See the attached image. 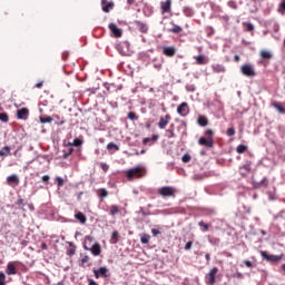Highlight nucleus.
<instances>
[{
  "label": "nucleus",
  "mask_w": 285,
  "mask_h": 285,
  "mask_svg": "<svg viewBox=\"0 0 285 285\" xmlns=\"http://www.w3.org/2000/svg\"><path fill=\"white\" fill-rule=\"evenodd\" d=\"M246 150H248V147H246V145H238L236 148V153H238V155H244Z\"/></svg>",
  "instance_id": "obj_32"
},
{
  "label": "nucleus",
  "mask_w": 285,
  "mask_h": 285,
  "mask_svg": "<svg viewBox=\"0 0 285 285\" xmlns=\"http://www.w3.org/2000/svg\"><path fill=\"white\" fill-rule=\"evenodd\" d=\"M41 248L46 250V248H48V245H46V243H42Z\"/></svg>",
  "instance_id": "obj_63"
},
{
  "label": "nucleus",
  "mask_w": 285,
  "mask_h": 285,
  "mask_svg": "<svg viewBox=\"0 0 285 285\" xmlns=\"http://www.w3.org/2000/svg\"><path fill=\"white\" fill-rule=\"evenodd\" d=\"M98 197L100 199H106V197H108V190H106V188L98 189Z\"/></svg>",
  "instance_id": "obj_26"
},
{
  "label": "nucleus",
  "mask_w": 285,
  "mask_h": 285,
  "mask_svg": "<svg viewBox=\"0 0 285 285\" xmlns=\"http://www.w3.org/2000/svg\"><path fill=\"white\" fill-rule=\"evenodd\" d=\"M240 72L244 77H257V72L255 71V66L250 63H245L240 67Z\"/></svg>",
  "instance_id": "obj_4"
},
{
  "label": "nucleus",
  "mask_w": 285,
  "mask_h": 285,
  "mask_svg": "<svg viewBox=\"0 0 285 285\" xmlns=\"http://www.w3.org/2000/svg\"><path fill=\"white\" fill-rule=\"evenodd\" d=\"M75 219L80 222V224H86L88 222V218L81 212H78L77 214H75Z\"/></svg>",
  "instance_id": "obj_23"
},
{
  "label": "nucleus",
  "mask_w": 285,
  "mask_h": 285,
  "mask_svg": "<svg viewBox=\"0 0 285 285\" xmlns=\"http://www.w3.org/2000/svg\"><path fill=\"white\" fill-rule=\"evenodd\" d=\"M184 29L179 27L178 24H174L173 28L169 30V32H173L174 35H179Z\"/></svg>",
  "instance_id": "obj_33"
},
{
  "label": "nucleus",
  "mask_w": 285,
  "mask_h": 285,
  "mask_svg": "<svg viewBox=\"0 0 285 285\" xmlns=\"http://www.w3.org/2000/svg\"><path fill=\"white\" fill-rule=\"evenodd\" d=\"M205 259H206L207 264H210V254H206Z\"/></svg>",
  "instance_id": "obj_58"
},
{
  "label": "nucleus",
  "mask_w": 285,
  "mask_h": 285,
  "mask_svg": "<svg viewBox=\"0 0 285 285\" xmlns=\"http://www.w3.org/2000/svg\"><path fill=\"white\" fill-rule=\"evenodd\" d=\"M213 70L214 72H226V68L224 67V65H214Z\"/></svg>",
  "instance_id": "obj_29"
},
{
  "label": "nucleus",
  "mask_w": 285,
  "mask_h": 285,
  "mask_svg": "<svg viewBox=\"0 0 285 285\" xmlns=\"http://www.w3.org/2000/svg\"><path fill=\"white\" fill-rule=\"evenodd\" d=\"M165 136L167 137V139H175V137H177V135L175 134V125H171L169 129H166Z\"/></svg>",
  "instance_id": "obj_19"
},
{
  "label": "nucleus",
  "mask_w": 285,
  "mask_h": 285,
  "mask_svg": "<svg viewBox=\"0 0 285 285\" xmlns=\"http://www.w3.org/2000/svg\"><path fill=\"white\" fill-rule=\"evenodd\" d=\"M177 112L180 115V117H186V115H188V102H181L177 107Z\"/></svg>",
  "instance_id": "obj_13"
},
{
  "label": "nucleus",
  "mask_w": 285,
  "mask_h": 285,
  "mask_svg": "<svg viewBox=\"0 0 285 285\" xmlns=\"http://www.w3.org/2000/svg\"><path fill=\"white\" fill-rule=\"evenodd\" d=\"M163 55H165V57H174L177 55V48L175 46L163 47Z\"/></svg>",
  "instance_id": "obj_11"
},
{
  "label": "nucleus",
  "mask_w": 285,
  "mask_h": 285,
  "mask_svg": "<svg viewBox=\"0 0 285 285\" xmlns=\"http://www.w3.org/2000/svg\"><path fill=\"white\" fill-rule=\"evenodd\" d=\"M40 124H52V117H40Z\"/></svg>",
  "instance_id": "obj_37"
},
{
  "label": "nucleus",
  "mask_w": 285,
  "mask_h": 285,
  "mask_svg": "<svg viewBox=\"0 0 285 285\" xmlns=\"http://www.w3.org/2000/svg\"><path fill=\"white\" fill-rule=\"evenodd\" d=\"M128 119H130V121H137V119H139V116H137V114L130 111L128 112Z\"/></svg>",
  "instance_id": "obj_36"
},
{
  "label": "nucleus",
  "mask_w": 285,
  "mask_h": 285,
  "mask_svg": "<svg viewBox=\"0 0 285 285\" xmlns=\"http://www.w3.org/2000/svg\"><path fill=\"white\" fill-rule=\"evenodd\" d=\"M173 8V0H166L160 2L161 14L170 12Z\"/></svg>",
  "instance_id": "obj_7"
},
{
  "label": "nucleus",
  "mask_w": 285,
  "mask_h": 285,
  "mask_svg": "<svg viewBox=\"0 0 285 285\" xmlns=\"http://www.w3.org/2000/svg\"><path fill=\"white\" fill-rule=\"evenodd\" d=\"M56 184H57L58 187L63 186V178L57 177V178H56Z\"/></svg>",
  "instance_id": "obj_49"
},
{
  "label": "nucleus",
  "mask_w": 285,
  "mask_h": 285,
  "mask_svg": "<svg viewBox=\"0 0 285 285\" xmlns=\"http://www.w3.org/2000/svg\"><path fill=\"white\" fill-rule=\"evenodd\" d=\"M68 255H70V256L75 255V248L69 249Z\"/></svg>",
  "instance_id": "obj_60"
},
{
  "label": "nucleus",
  "mask_w": 285,
  "mask_h": 285,
  "mask_svg": "<svg viewBox=\"0 0 285 285\" xmlns=\"http://www.w3.org/2000/svg\"><path fill=\"white\" fill-rule=\"evenodd\" d=\"M258 186H268V178L264 177Z\"/></svg>",
  "instance_id": "obj_52"
},
{
  "label": "nucleus",
  "mask_w": 285,
  "mask_h": 285,
  "mask_svg": "<svg viewBox=\"0 0 285 285\" xmlns=\"http://www.w3.org/2000/svg\"><path fill=\"white\" fill-rule=\"evenodd\" d=\"M118 237H119V232H117V230L112 232L111 239H115L114 244H117Z\"/></svg>",
  "instance_id": "obj_45"
},
{
  "label": "nucleus",
  "mask_w": 285,
  "mask_h": 285,
  "mask_svg": "<svg viewBox=\"0 0 285 285\" xmlns=\"http://www.w3.org/2000/svg\"><path fill=\"white\" fill-rule=\"evenodd\" d=\"M219 273L218 267H213L209 273L206 274L205 276V282L207 285H215V277H217V274Z\"/></svg>",
  "instance_id": "obj_6"
},
{
  "label": "nucleus",
  "mask_w": 285,
  "mask_h": 285,
  "mask_svg": "<svg viewBox=\"0 0 285 285\" xmlns=\"http://www.w3.org/2000/svg\"><path fill=\"white\" fill-rule=\"evenodd\" d=\"M120 212H121V209L119 208V206H117V205L109 206V215L111 217H115V215H119Z\"/></svg>",
  "instance_id": "obj_22"
},
{
  "label": "nucleus",
  "mask_w": 285,
  "mask_h": 285,
  "mask_svg": "<svg viewBox=\"0 0 285 285\" xmlns=\"http://www.w3.org/2000/svg\"><path fill=\"white\" fill-rule=\"evenodd\" d=\"M0 121H3V124H8V121H10V117H8V114H0Z\"/></svg>",
  "instance_id": "obj_35"
},
{
  "label": "nucleus",
  "mask_w": 285,
  "mask_h": 285,
  "mask_svg": "<svg viewBox=\"0 0 285 285\" xmlns=\"http://www.w3.org/2000/svg\"><path fill=\"white\" fill-rule=\"evenodd\" d=\"M278 11H279V12H285V0H283V1L279 3Z\"/></svg>",
  "instance_id": "obj_51"
},
{
  "label": "nucleus",
  "mask_w": 285,
  "mask_h": 285,
  "mask_svg": "<svg viewBox=\"0 0 285 285\" xmlns=\"http://www.w3.org/2000/svg\"><path fill=\"white\" fill-rule=\"evenodd\" d=\"M194 59L196 60L197 66H206V63H208V58L204 55L195 56Z\"/></svg>",
  "instance_id": "obj_15"
},
{
  "label": "nucleus",
  "mask_w": 285,
  "mask_h": 285,
  "mask_svg": "<svg viewBox=\"0 0 285 285\" xmlns=\"http://www.w3.org/2000/svg\"><path fill=\"white\" fill-rule=\"evenodd\" d=\"M75 153V148L70 147L67 153L63 154V159H68L70 157V154Z\"/></svg>",
  "instance_id": "obj_43"
},
{
  "label": "nucleus",
  "mask_w": 285,
  "mask_h": 285,
  "mask_svg": "<svg viewBox=\"0 0 285 285\" xmlns=\"http://www.w3.org/2000/svg\"><path fill=\"white\" fill-rule=\"evenodd\" d=\"M107 150H119V146H117L115 142H109L107 145Z\"/></svg>",
  "instance_id": "obj_38"
},
{
  "label": "nucleus",
  "mask_w": 285,
  "mask_h": 285,
  "mask_svg": "<svg viewBox=\"0 0 285 285\" xmlns=\"http://www.w3.org/2000/svg\"><path fill=\"white\" fill-rule=\"evenodd\" d=\"M261 257H263L265 262H269V264H278V262L283 259L284 256L268 254V252H261Z\"/></svg>",
  "instance_id": "obj_5"
},
{
  "label": "nucleus",
  "mask_w": 285,
  "mask_h": 285,
  "mask_svg": "<svg viewBox=\"0 0 285 285\" xmlns=\"http://www.w3.org/2000/svg\"><path fill=\"white\" fill-rule=\"evenodd\" d=\"M157 139H159V136L154 135L151 138H144L142 139V144L145 146H148V144H150V141H157Z\"/></svg>",
  "instance_id": "obj_28"
},
{
  "label": "nucleus",
  "mask_w": 285,
  "mask_h": 285,
  "mask_svg": "<svg viewBox=\"0 0 285 285\" xmlns=\"http://www.w3.org/2000/svg\"><path fill=\"white\" fill-rule=\"evenodd\" d=\"M86 242H92V236H86Z\"/></svg>",
  "instance_id": "obj_62"
},
{
  "label": "nucleus",
  "mask_w": 285,
  "mask_h": 285,
  "mask_svg": "<svg viewBox=\"0 0 285 285\" xmlns=\"http://www.w3.org/2000/svg\"><path fill=\"white\" fill-rule=\"evenodd\" d=\"M6 273L7 275H17V267L14 266V263H8Z\"/></svg>",
  "instance_id": "obj_20"
},
{
  "label": "nucleus",
  "mask_w": 285,
  "mask_h": 285,
  "mask_svg": "<svg viewBox=\"0 0 285 285\" xmlns=\"http://www.w3.org/2000/svg\"><path fill=\"white\" fill-rule=\"evenodd\" d=\"M90 253L97 257L99 255H101V245H99V243H96L91 246L90 248Z\"/></svg>",
  "instance_id": "obj_16"
},
{
  "label": "nucleus",
  "mask_w": 285,
  "mask_h": 285,
  "mask_svg": "<svg viewBox=\"0 0 285 285\" xmlns=\"http://www.w3.org/2000/svg\"><path fill=\"white\" fill-rule=\"evenodd\" d=\"M108 28H109L111 35H114V37H116V39H119V37H121V35H122L121 29H119L117 27V24L109 23Z\"/></svg>",
  "instance_id": "obj_12"
},
{
  "label": "nucleus",
  "mask_w": 285,
  "mask_h": 285,
  "mask_svg": "<svg viewBox=\"0 0 285 285\" xmlns=\"http://www.w3.org/2000/svg\"><path fill=\"white\" fill-rule=\"evenodd\" d=\"M206 137H200L198 139L199 146H205V148H213L215 146V140L213 137H215V131L213 129H207L205 131Z\"/></svg>",
  "instance_id": "obj_1"
},
{
  "label": "nucleus",
  "mask_w": 285,
  "mask_h": 285,
  "mask_svg": "<svg viewBox=\"0 0 285 285\" xmlns=\"http://www.w3.org/2000/svg\"><path fill=\"white\" fill-rule=\"evenodd\" d=\"M272 107L275 108V110H277V112H279V115H285V108H284V105H282V102L274 101V102H272Z\"/></svg>",
  "instance_id": "obj_17"
},
{
  "label": "nucleus",
  "mask_w": 285,
  "mask_h": 285,
  "mask_svg": "<svg viewBox=\"0 0 285 285\" xmlns=\"http://www.w3.org/2000/svg\"><path fill=\"white\" fill-rule=\"evenodd\" d=\"M243 26L246 32H253L255 30V26L250 22H244Z\"/></svg>",
  "instance_id": "obj_30"
},
{
  "label": "nucleus",
  "mask_w": 285,
  "mask_h": 285,
  "mask_svg": "<svg viewBox=\"0 0 285 285\" xmlns=\"http://www.w3.org/2000/svg\"><path fill=\"white\" fill-rule=\"evenodd\" d=\"M181 161L184 164H188V161H190V156L189 154H184L183 157H181Z\"/></svg>",
  "instance_id": "obj_41"
},
{
  "label": "nucleus",
  "mask_w": 285,
  "mask_h": 285,
  "mask_svg": "<svg viewBox=\"0 0 285 285\" xmlns=\"http://www.w3.org/2000/svg\"><path fill=\"white\" fill-rule=\"evenodd\" d=\"M17 204L18 206H23V198H19Z\"/></svg>",
  "instance_id": "obj_59"
},
{
  "label": "nucleus",
  "mask_w": 285,
  "mask_h": 285,
  "mask_svg": "<svg viewBox=\"0 0 285 285\" xmlns=\"http://www.w3.org/2000/svg\"><path fill=\"white\" fill-rule=\"evenodd\" d=\"M222 19H223L224 21H229V20H230V17H228V16H223Z\"/></svg>",
  "instance_id": "obj_61"
},
{
  "label": "nucleus",
  "mask_w": 285,
  "mask_h": 285,
  "mask_svg": "<svg viewBox=\"0 0 285 285\" xmlns=\"http://www.w3.org/2000/svg\"><path fill=\"white\" fill-rule=\"evenodd\" d=\"M83 144V141H81V139L79 138H75L73 142H72V146H76V147H79Z\"/></svg>",
  "instance_id": "obj_46"
},
{
  "label": "nucleus",
  "mask_w": 285,
  "mask_h": 285,
  "mask_svg": "<svg viewBox=\"0 0 285 285\" xmlns=\"http://www.w3.org/2000/svg\"><path fill=\"white\" fill-rule=\"evenodd\" d=\"M28 115H30V110L21 108L17 111V119H28Z\"/></svg>",
  "instance_id": "obj_14"
},
{
  "label": "nucleus",
  "mask_w": 285,
  "mask_h": 285,
  "mask_svg": "<svg viewBox=\"0 0 285 285\" xmlns=\"http://www.w3.org/2000/svg\"><path fill=\"white\" fill-rule=\"evenodd\" d=\"M35 88H38V89L43 88V81L37 82Z\"/></svg>",
  "instance_id": "obj_57"
},
{
  "label": "nucleus",
  "mask_w": 285,
  "mask_h": 285,
  "mask_svg": "<svg viewBox=\"0 0 285 285\" xmlns=\"http://www.w3.org/2000/svg\"><path fill=\"white\" fill-rule=\"evenodd\" d=\"M219 238L217 237H210L209 243H212L214 246H219Z\"/></svg>",
  "instance_id": "obj_39"
},
{
  "label": "nucleus",
  "mask_w": 285,
  "mask_h": 285,
  "mask_svg": "<svg viewBox=\"0 0 285 285\" xmlns=\"http://www.w3.org/2000/svg\"><path fill=\"white\" fill-rule=\"evenodd\" d=\"M7 184H9V186H12V184H14L16 186H19V176L17 175H11L7 178Z\"/></svg>",
  "instance_id": "obj_21"
},
{
  "label": "nucleus",
  "mask_w": 285,
  "mask_h": 285,
  "mask_svg": "<svg viewBox=\"0 0 285 285\" xmlns=\"http://www.w3.org/2000/svg\"><path fill=\"white\" fill-rule=\"evenodd\" d=\"M140 242H141V244H148V243L150 242V235H148V234H142V235L140 236Z\"/></svg>",
  "instance_id": "obj_34"
},
{
  "label": "nucleus",
  "mask_w": 285,
  "mask_h": 285,
  "mask_svg": "<svg viewBox=\"0 0 285 285\" xmlns=\"http://www.w3.org/2000/svg\"><path fill=\"white\" fill-rule=\"evenodd\" d=\"M94 275L96 279H99V277H108V267H100L98 269H94Z\"/></svg>",
  "instance_id": "obj_10"
},
{
  "label": "nucleus",
  "mask_w": 285,
  "mask_h": 285,
  "mask_svg": "<svg viewBox=\"0 0 285 285\" xmlns=\"http://www.w3.org/2000/svg\"><path fill=\"white\" fill-rule=\"evenodd\" d=\"M100 3H101L102 12H106V13L110 12V10H114L115 8V2L112 1L108 2V0H101Z\"/></svg>",
  "instance_id": "obj_9"
},
{
  "label": "nucleus",
  "mask_w": 285,
  "mask_h": 285,
  "mask_svg": "<svg viewBox=\"0 0 285 285\" xmlns=\"http://www.w3.org/2000/svg\"><path fill=\"white\" fill-rule=\"evenodd\" d=\"M0 285H6V274L0 272Z\"/></svg>",
  "instance_id": "obj_44"
},
{
  "label": "nucleus",
  "mask_w": 285,
  "mask_h": 285,
  "mask_svg": "<svg viewBox=\"0 0 285 285\" xmlns=\"http://www.w3.org/2000/svg\"><path fill=\"white\" fill-rule=\"evenodd\" d=\"M198 226H200V228H204V232L206 233L209 228L208 224L204 223V220H200L198 223Z\"/></svg>",
  "instance_id": "obj_40"
},
{
  "label": "nucleus",
  "mask_w": 285,
  "mask_h": 285,
  "mask_svg": "<svg viewBox=\"0 0 285 285\" xmlns=\"http://www.w3.org/2000/svg\"><path fill=\"white\" fill-rule=\"evenodd\" d=\"M233 277H235L236 279H244V274H242L240 272H237L233 274Z\"/></svg>",
  "instance_id": "obj_50"
},
{
  "label": "nucleus",
  "mask_w": 285,
  "mask_h": 285,
  "mask_svg": "<svg viewBox=\"0 0 285 285\" xmlns=\"http://www.w3.org/2000/svg\"><path fill=\"white\" fill-rule=\"evenodd\" d=\"M197 124L203 127H206L208 126V118H206V116H198Z\"/></svg>",
  "instance_id": "obj_24"
},
{
  "label": "nucleus",
  "mask_w": 285,
  "mask_h": 285,
  "mask_svg": "<svg viewBox=\"0 0 285 285\" xmlns=\"http://www.w3.org/2000/svg\"><path fill=\"white\" fill-rule=\"evenodd\" d=\"M244 264L247 268H255V264L250 261H244Z\"/></svg>",
  "instance_id": "obj_47"
},
{
  "label": "nucleus",
  "mask_w": 285,
  "mask_h": 285,
  "mask_svg": "<svg viewBox=\"0 0 285 285\" xmlns=\"http://www.w3.org/2000/svg\"><path fill=\"white\" fill-rule=\"evenodd\" d=\"M153 237H157V235H161V232L159 229H151Z\"/></svg>",
  "instance_id": "obj_54"
},
{
  "label": "nucleus",
  "mask_w": 285,
  "mask_h": 285,
  "mask_svg": "<svg viewBox=\"0 0 285 285\" xmlns=\"http://www.w3.org/2000/svg\"><path fill=\"white\" fill-rule=\"evenodd\" d=\"M88 262H90L89 256H85V257L81 258V264H88Z\"/></svg>",
  "instance_id": "obj_55"
},
{
  "label": "nucleus",
  "mask_w": 285,
  "mask_h": 285,
  "mask_svg": "<svg viewBox=\"0 0 285 285\" xmlns=\"http://www.w3.org/2000/svg\"><path fill=\"white\" fill-rule=\"evenodd\" d=\"M158 195L164 198L175 197V195H177V189L175 187L164 186L158 189Z\"/></svg>",
  "instance_id": "obj_3"
},
{
  "label": "nucleus",
  "mask_w": 285,
  "mask_h": 285,
  "mask_svg": "<svg viewBox=\"0 0 285 285\" xmlns=\"http://www.w3.org/2000/svg\"><path fill=\"white\" fill-rule=\"evenodd\" d=\"M100 168L104 170V173H108V169H109L110 167L108 166V164L101 163V164H100Z\"/></svg>",
  "instance_id": "obj_48"
},
{
  "label": "nucleus",
  "mask_w": 285,
  "mask_h": 285,
  "mask_svg": "<svg viewBox=\"0 0 285 285\" xmlns=\"http://www.w3.org/2000/svg\"><path fill=\"white\" fill-rule=\"evenodd\" d=\"M125 175L129 180H132L135 178L141 179V177H144V168L135 167V168L128 169L127 171H125Z\"/></svg>",
  "instance_id": "obj_2"
},
{
  "label": "nucleus",
  "mask_w": 285,
  "mask_h": 285,
  "mask_svg": "<svg viewBox=\"0 0 285 285\" xmlns=\"http://www.w3.org/2000/svg\"><path fill=\"white\" fill-rule=\"evenodd\" d=\"M135 26L140 30V32H148V24L139 20L134 21Z\"/></svg>",
  "instance_id": "obj_18"
},
{
  "label": "nucleus",
  "mask_w": 285,
  "mask_h": 285,
  "mask_svg": "<svg viewBox=\"0 0 285 285\" xmlns=\"http://www.w3.org/2000/svg\"><path fill=\"white\" fill-rule=\"evenodd\" d=\"M191 248H193V242L189 240V242H187L186 245H185V250H190Z\"/></svg>",
  "instance_id": "obj_53"
},
{
  "label": "nucleus",
  "mask_w": 285,
  "mask_h": 285,
  "mask_svg": "<svg viewBox=\"0 0 285 285\" xmlns=\"http://www.w3.org/2000/svg\"><path fill=\"white\" fill-rule=\"evenodd\" d=\"M227 137H233L235 135V127H230L226 131Z\"/></svg>",
  "instance_id": "obj_42"
},
{
  "label": "nucleus",
  "mask_w": 285,
  "mask_h": 285,
  "mask_svg": "<svg viewBox=\"0 0 285 285\" xmlns=\"http://www.w3.org/2000/svg\"><path fill=\"white\" fill-rule=\"evenodd\" d=\"M170 115H165L163 117H160L159 121H158V128H160V130H165L166 126H168V124H170Z\"/></svg>",
  "instance_id": "obj_8"
},
{
  "label": "nucleus",
  "mask_w": 285,
  "mask_h": 285,
  "mask_svg": "<svg viewBox=\"0 0 285 285\" xmlns=\"http://www.w3.org/2000/svg\"><path fill=\"white\" fill-rule=\"evenodd\" d=\"M10 155V147L6 146L0 150V157H8Z\"/></svg>",
  "instance_id": "obj_31"
},
{
  "label": "nucleus",
  "mask_w": 285,
  "mask_h": 285,
  "mask_svg": "<svg viewBox=\"0 0 285 285\" xmlns=\"http://www.w3.org/2000/svg\"><path fill=\"white\" fill-rule=\"evenodd\" d=\"M234 61L238 62L239 61V56H234Z\"/></svg>",
  "instance_id": "obj_64"
},
{
  "label": "nucleus",
  "mask_w": 285,
  "mask_h": 285,
  "mask_svg": "<svg viewBox=\"0 0 285 285\" xmlns=\"http://www.w3.org/2000/svg\"><path fill=\"white\" fill-rule=\"evenodd\" d=\"M42 181L45 184H48L50 181V176H48V175L42 176Z\"/></svg>",
  "instance_id": "obj_56"
},
{
  "label": "nucleus",
  "mask_w": 285,
  "mask_h": 285,
  "mask_svg": "<svg viewBox=\"0 0 285 285\" xmlns=\"http://www.w3.org/2000/svg\"><path fill=\"white\" fill-rule=\"evenodd\" d=\"M259 55L262 59H273V53H271V51L262 50Z\"/></svg>",
  "instance_id": "obj_25"
},
{
  "label": "nucleus",
  "mask_w": 285,
  "mask_h": 285,
  "mask_svg": "<svg viewBox=\"0 0 285 285\" xmlns=\"http://www.w3.org/2000/svg\"><path fill=\"white\" fill-rule=\"evenodd\" d=\"M183 12L185 17H193L195 14V11L190 7H184Z\"/></svg>",
  "instance_id": "obj_27"
}]
</instances>
